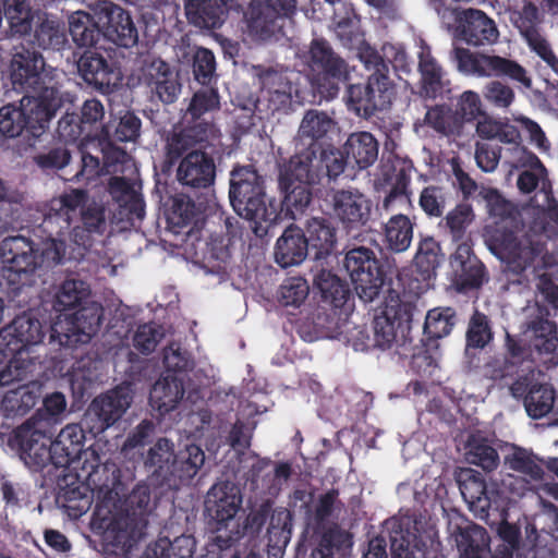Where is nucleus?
Returning <instances> with one entry per match:
<instances>
[{
    "instance_id": "obj_1",
    "label": "nucleus",
    "mask_w": 558,
    "mask_h": 558,
    "mask_svg": "<svg viewBox=\"0 0 558 558\" xmlns=\"http://www.w3.org/2000/svg\"><path fill=\"white\" fill-rule=\"evenodd\" d=\"M342 149L328 144L308 143L279 167L278 183L286 215L296 219L311 205L313 187L336 181L345 170Z\"/></svg>"
},
{
    "instance_id": "obj_2",
    "label": "nucleus",
    "mask_w": 558,
    "mask_h": 558,
    "mask_svg": "<svg viewBox=\"0 0 558 558\" xmlns=\"http://www.w3.org/2000/svg\"><path fill=\"white\" fill-rule=\"evenodd\" d=\"M383 54L366 40L357 47V58L368 72L365 84H352L348 87V104L356 113L371 117L376 111L390 107L395 96V83L390 77L389 63L396 72L411 71L408 54L402 46L384 44Z\"/></svg>"
},
{
    "instance_id": "obj_3",
    "label": "nucleus",
    "mask_w": 558,
    "mask_h": 558,
    "mask_svg": "<svg viewBox=\"0 0 558 558\" xmlns=\"http://www.w3.org/2000/svg\"><path fill=\"white\" fill-rule=\"evenodd\" d=\"M230 204L242 218L253 222V232L263 238L280 218L281 210L266 194V181L252 165L234 166L230 172Z\"/></svg>"
},
{
    "instance_id": "obj_4",
    "label": "nucleus",
    "mask_w": 558,
    "mask_h": 558,
    "mask_svg": "<svg viewBox=\"0 0 558 558\" xmlns=\"http://www.w3.org/2000/svg\"><path fill=\"white\" fill-rule=\"evenodd\" d=\"M0 256L3 263L2 282L11 302L25 306L35 296V272L46 258V248L24 235H10L0 243Z\"/></svg>"
},
{
    "instance_id": "obj_5",
    "label": "nucleus",
    "mask_w": 558,
    "mask_h": 558,
    "mask_svg": "<svg viewBox=\"0 0 558 558\" xmlns=\"http://www.w3.org/2000/svg\"><path fill=\"white\" fill-rule=\"evenodd\" d=\"M242 507L240 488L230 481L214 484L204 501L207 529L214 536L207 545L208 554L230 551L241 538L236 514Z\"/></svg>"
},
{
    "instance_id": "obj_6",
    "label": "nucleus",
    "mask_w": 558,
    "mask_h": 558,
    "mask_svg": "<svg viewBox=\"0 0 558 558\" xmlns=\"http://www.w3.org/2000/svg\"><path fill=\"white\" fill-rule=\"evenodd\" d=\"M87 190L71 189L59 197H54L48 205L39 229L46 240V259L54 264H63L68 259L76 258L77 250L73 239L74 220L77 219L78 206L84 204Z\"/></svg>"
},
{
    "instance_id": "obj_7",
    "label": "nucleus",
    "mask_w": 558,
    "mask_h": 558,
    "mask_svg": "<svg viewBox=\"0 0 558 558\" xmlns=\"http://www.w3.org/2000/svg\"><path fill=\"white\" fill-rule=\"evenodd\" d=\"M62 104L61 92L51 87L44 88L38 96L24 95L19 106L7 104L0 108V133L9 138L23 134L38 138Z\"/></svg>"
},
{
    "instance_id": "obj_8",
    "label": "nucleus",
    "mask_w": 558,
    "mask_h": 558,
    "mask_svg": "<svg viewBox=\"0 0 558 558\" xmlns=\"http://www.w3.org/2000/svg\"><path fill=\"white\" fill-rule=\"evenodd\" d=\"M29 303H32V300ZM27 307L29 308L31 304ZM4 331L7 335L3 338L10 337L7 342V351L12 355V359L8 366L0 372L1 387L24 379L27 367L35 364L34 360L36 357L31 355L32 348L41 343L45 337L43 324L33 316L29 310L17 315Z\"/></svg>"
},
{
    "instance_id": "obj_9",
    "label": "nucleus",
    "mask_w": 558,
    "mask_h": 558,
    "mask_svg": "<svg viewBox=\"0 0 558 558\" xmlns=\"http://www.w3.org/2000/svg\"><path fill=\"white\" fill-rule=\"evenodd\" d=\"M450 60L458 72L466 76L495 77L511 82L530 89L532 78L527 70L518 61L495 53L472 51L462 46H454L450 51Z\"/></svg>"
},
{
    "instance_id": "obj_10",
    "label": "nucleus",
    "mask_w": 558,
    "mask_h": 558,
    "mask_svg": "<svg viewBox=\"0 0 558 558\" xmlns=\"http://www.w3.org/2000/svg\"><path fill=\"white\" fill-rule=\"evenodd\" d=\"M153 509L150 486L136 484L125 498L123 508L109 522L108 532L113 534L117 543L131 544L142 539Z\"/></svg>"
},
{
    "instance_id": "obj_11",
    "label": "nucleus",
    "mask_w": 558,
    "mask_h": 558,
    "mask_svg": "<svg viewBox=\"0 0 558 558\" xmlns=\"http://www.w3.org/2000/svg\"><path fill=\"white\" fill-rule=\"evenodd\" d=\"M313 86L325 99H333L351 76L348 62L336 53L328 40L315 38L310 46Z\"/></svg>"
},
{
    "instance_id": "obj_12",
    "label": "nucleus",
    "mask_w": 558,
    "mask_h": 558,
    "mask_svg": "<svg viewBox=\"0 0 558 558\" xmlns=\"http://www.w3.org/2000/svg\"><path fill=\"white\" fill-rule=\"evenodd\" d=\"M342 265L361 300L372 302L380 294L387 269L375 251L363 245L348 247Z\"/></svg>"
},
{
    "instance_id": "obj_13",
    "label": "nucleus",
    "mask_w": 558,
    "mask_h": 558,
    "mask_svg": "<svg viewBox=\"0 0 558 558\" xmlns=\"http://www.w3.org/2000/svg\"><path fill=\"white\" fill-rule=\"evenodd\" d=\"M492 251L513 265L518 272L534 265L546 250L543 235L533 231L519 235L507 227H496L489 238Z\"/></svg>"
},
{
    "instance_id": "obj_14",
    "label": "nucleus",
    "mask_w": 558,
    "mask_h": 558,
    "mask_svg": "<svg viewBox=\"0 0 558 558\" xmlns=\"http://www.w3.org/2000/svg\"><path fill=\"white\" fill-rule=\"evenodd\" d=\"M415 305L390 290L379 315L374 319V345L386 350L399 341L405 345Z\"/></svg>"
},
{
    "instance_id": "obj_15",
    "label": "nucleus",
    "mask_w": 558,
    "mask_h": 558,
    "mask_svg": "<svg viewBox=\"0 0 558 558\" xmlns=\"http://www.w3.org/2000/svg\"><path fill=\"white\" fill-rule=\"evenodd\" d=\"M104 319V307L99 302L89 300L72 315L66 323L49 326V343H58L64 349H75L80 344H87L99 331Z\"/></svg>"
},
{
    "instance_id": "obj_16",
    "label": "nucleus",
    "mask_w": 558,
    "mask_h": 558,
    "mask_svg": "<svg viewBox=\"0 0 558 558\" xmlns=\"http://www.w3.org/2000/svg\"><path fill=\"white\" fill-rule=\"evenodd\" d=\"M132 401L133 395L128 386H117L97 396L83 415V425L89 429L90 438L98 437L120 421Z\"/></svg>"
},
{
    "instance_id": "obj_17",
    "label": "nucleus",
    "mask_w": 558,
    "mask_h": 558,
    "mask_svg": "<svg viewBox=\"0 0 558 558\" xmlns=\"http://www.w3.org/2000/svg\"><path fill=\"white\" fill-rule=\"evenodd\" d=\"M169 231L182 235V242L197 250L202 242V230L205 227L206 216L203 202L196 203L189 195L180 193L171 198L167 213Z\"/></svg>"
},
{
    "instance_id": "obj_18",
    "label": "nucleus",
    "mask_w": 558,
    "mask_h": 558,
    "mask_svg": "<svg viewBox=\"0 0 558 558\" xmlns=\"http://www.w3.org/2000/svg\"><path fill=\"white\" fill-rule=\"evenodd\" d=\"M44 66L45 60L39 51L22 47L10 62V81L13 89L31 96H38L48 87L60 90L52 78L46 81L43 76Z\"/></svg>"
},
{
    "instance_id": "obj_19",
    "label": "nucleus",
    "mask_w": 558,
    "mask_h": 558,
    "mask_svg": "<svg viewBox=\"0 0 558 558\" xmlns=\"http://www.w3.org/2000/svg\"><path fill=\"white\" fill-rule=\"evenodd\" d=\"M453 46L459 43L472 47L492 46L499 38V31L495 21L478 9H463L454 11L452 28Z\"/></svg>"
},
{
    "instance_id": "obj_20",
    "label": "nucleus",
    "mask_w": 558,
    "mask_h": 558,
    "mask_svg": "<svg viewBox=\"0 0 558 558\" xmlns=\"http://www.w3.org/2000/svg\"><path fill=\"white\" fill-rule=\"evenodd\" d=\"M11 446L16 449L21 460L33 472L43 471L53 464L51 436L47 435L31 420L14 429Z\"/></svg>"
},
{
    "instance_id": "obj_21",
    "label": "nucleus",
    "mask_w": 558,
    "mask_h": 558,
    "mask_svg": "<svg viewBox=\"0 0 558 558\" xmlns=\"http://www.w3.org/2000/svg\"><path fill=\"white\" fill-rule=\"evenodd\" d=\"M138 80L148 89L151 100L165 105L175 102L182 89L179 72L160 58L145 59Z\"/></svg>"
},
{
    "instance_id": "obj_22",
    "label": "nucleus",
    "mask_w": 558,
    "mask_h": 558,
    "mask_svg": "<svg viewBox=\"0 0 558 558\" xmlns=\"http://www.w3.org/2000/svg\"><path fill=\"white\" fill-rule=\"evenodd\" d=\"M76 66L81 78L104 95L114 92L122 80L116 62L97 51L85 50L76 61Z\"/></svg>"
},
{
    "instance_id": "obj_23",
    "label": "nucleus",
    "mask_w": 558,
    "mask_h": 558,
    "mask_svg": "<svg viewBox=\"0 0 558 558\" xmlns=\"http://www.w3.org/2000/svg\"><path fill=\"white\" fill-rule=\"evenodd\" d=\"M216 172L213 155L203 149H195L180 160L177 180L183 187L203 193L215 184Z\"/></svg>"
},
{
    "instance_id": "obj_24",
    "label": "nucleus",
    "mask_w": 558,
    "mask_h": 558,
    "mask_svg": "<svg viewBox=\"0 0 558 558\" xmlns=\"http://www.w3.org/2000/svg\"><path fill=\"white\" fill-rule=\"evenodd\" d=\"M98 20L104 36L119 47L131 48L138 41L137 28L128 11L110 1L98 5Z\"/></svg>"
},
{
    "instance_id": "obj_25",
    "label": "nucleus",
    "mask_w": 558,
    "mask_h": 558,
    "mask_svg": "<svg viewBox=\"0 0 558 558\" xmlns=\"http://www.w3.org/2000/svg\"><path fill=\"white\" fill-rule=\"evenodd\" d=\"M332 207L343 227L352 230L368 222L372 202L359 190H338L332 196Z\"/></svg>"
},
{
    "instance_id": "obj_26",
    "label": "nucleus",
    "mask_w": 558,
    "mask_h": 558,
    "mask_svg": "<svg viewBox=\"0 0 558 558\" xmlns=\"http://www.w3.org/2000/svg\"><path fill=\"white\" fill-rule=\"evenodd\" d=\"M81 225L73 228L72 239L77 247V256H84L93 244V234H102L106 229V208L102 204L89 198L87 193L84 204L78 206Z\"/></svg>"
},
{
    "instance_id": "obj_27",
    "label": "nucleus",
    "mask_w": 558,
    "mask_h": 558,
    "mask_svg": "<svg viewBox=\"0 0 558 558\" xmlns=\"http://www.w3.org/2000/svg\"><path fill=\"white\" fill-rule=\"evenodd\" d=\"M296 0H254L248 10V26L256 33L270 35L277 29V21L291 17Z\"/></svg>"
},
{
    "instance_id": "obj_28",
    "label": "nucleus",
    "mask_w": 558,
    "mask_h": 558,
    "mask_svg": "<svg viewBox=\"0 0 558 558\" xmlns=\"http://www.w3.org/2000/svg\"><path fill=\"white\" fill-rule=\"evenodd\" d=\"M489 543L490 537L486 529L477 524L461 529L457 537L460 558H487L490 553ZM515 549L518 548L500 544L490 558H512Z\"/></svg>"
},
{
    "instance_id": "obj_29",
    "label": "nucleus",
    "mask_w": 558,
    "mask_h": 558,
    "mask_svg": "<svg viewBox=\"0 0 558 558\" xmlns=\"http://www.w3.org/2000/svg\"><path fill=\"white\" fill-rule=\"evenodd\" d=\"M450 266L454 274L453 282L459 291L477 289L483 284L485 266L468 243L457 246L450 257Z\"/></svg>"
},
{
    "instance_id": "obj_30",
    "label": "nucleus",
    "mask_w": 558,
    "mask_h": 558,
    "mask_svg": "<svg viewBox=\"0 0 558 558\" xmlns=\"http://www.w3.org/2000/svg\"><path fill=\"white\" fill-rule=\"evenodd\" d=\"M233 0H185V15L198 28L216 29L226 21Z\"/></svg>"
},
{
    "instance_id": "obj_31",
    "label": "nucleus",
    "mask_w": 558,
    "mask_h": 558,
    "mask_svg": "<svg viewBox=\"0 0 558 558\" xmlns=\"http://www.w3.org/2000/svg\"><path fill=\"white\" fill-rule=\"evenodd\" d=\"M305 239L315 262L327 259L337 245V229L326 218L313 217L305 223Z\"/></svg>"
},
{
    "instance_id": "obj_32",
    "label": "nucleus",
    "mask_w": 558,
    "mask_h": 558,
    "mask_svg": "<svg viewBox=\"0 0 558 558\" xmlns=\"http://www.w3.org/2000/svg\"><path fill=\"white\" fill-rule=\"evenodd\" d=\"M205 463L204 450L190 444L175 451L171 466V476H169L168 487L179 488L181 485L189 484L199 472Z\"/></svg>"
},
{
    "instance_id": "obj_33",
    "label": "nucleus",
    "mask_w": 558,
    "mask_h": 558,
    "mask_svg": "<svg viewBox=\"0 0 558 558\" xmlns=\"http://www.w3.org/2000/svg\"><path fill=\"white\" fill-rule=\"evenodd\" d=\"M458 483L470 510L480 513L481 517L488 515L493 492L488 490L484 476L477 471L465 469L461 472Z\"/></svg>"
},
{
    "instance_id": "obj_34",
    "label": "nucleus",
    "mask_w": 558,
    "mask_h": 558,
    "mask_svg": "<svg viewBox=\"0 0 558 558\" xmlns=\"http://www.w3.org/2000/svg\"><path fill=\"white\" fill-rule=\"evenodd\" d=\"M310 254L305 232L295 225L287 227L277 240L275 258L282 268L301 264Z\"/></svg>"
},
{
    "instance_id": "obj_35",
    "label": "nucleus",
    "mask_w": 558,
    "mask_h": 558,
    "mask_svg": "<svg viewBox=\"0 0 558 558\" xmlns=\"http://www.w3.org/2000/svg\"><path fill=\"white\" fill-rule=\"evenodd\" d=\"M185 389L182 377L162 375L151 387L149 403L160 415H166L177 409L183 399Z\"/></svg>"
},
{
    "instance_id": "obj_36",
    "label": "nucleus",
    "mask_w": 558,
    "mask_h": 558,
    "mask_svg": "<svg viewBox=\"0 0 558 558\" xmlns=\"http://www.w3.org/2000/svg\"><path fill=\"white\" fill-rule=\"evenodd\" d=\"M175 450L172 440L161 437L147 450L144 456L145 470L160 485H167L171 476V464Z\"/></svg>"
},
{
    "instance_id": "obj_37",
    "label": "nucleus",
    "mask_w": 558,
    "mask_h": 558,
    "mask_svg": "<svg viewBox=\"0 0 558 558\" xmlns=\"http://www.w3.org/2000/svg\"><path fill=\"white\" fill-rule=\"evenodd\" d=\"M293 515L287 508L275 509L267 529V553L269 558H282L292 535Z\"/></svg>"
},
{
    "instance_id": "obj_38",
    "label": "nucleus",
    "mask_w": 558,
    "mask_h": 558,
    "mask_svg": "<svg viewBox=\"0 0 558 558\" xmlns=\"http://www.w3.org/2000/svg\"><path fill=\"white\" fill-rule=\"evenodd\" d=\"M231 238L223 233H214L203 248V263L209 272L228 275L232 264Z\"/></svg>"
},
{
    "instance_id": "obj_39",
    "label": "nucleus",
    "mask_w": 558,
    "mask_h": 558,
    "mask_svg": "<svg viewBox=\"0 0 558 558\" xmlns=\"http://www.w3.org/2000/svg\"><path fill=\"white\" fill-rule=\"evenodd\" d=\"M378 142L369 132H355L349 135L343 145L347 165L352 160L360 169L372 166L378 157Z\"/></svg>"
},
{
    "instance_id": "obj_40",
    "label": "nucleus",
    "mask_w": 558,
    "mask_h": 558,
    "mask_svg": "<svg viewBox=\"0 0 558 558\" xmlns=\"http://www.w3.org/2000/svg\"><path fill=\"white\" fill-rule=\"evenodd\" d=\"M529 347L538 355H551L558 347L557 324L543 314L536 316L527 324Z\"/></svg>"
},
{
    "instance_id": "obj_41",
    "label": "nucleus",
    "mask_w": 558,
    "mask_h": 558,
    "mask_svg": "<svg viewBox=\"0 0 558 558\" xmlns=\"http://www.w3.org/2000/svg\"><path fill=\"white\" fill-rule=\"evenodd\" d=\"M38 386L35 383L20 384L8 390L1 400V411L8 418L24 416L37 403Z\"/></svg>"
},
{
    "instance_id": "obj_42",
    "label": "nucleus",
    "mask_w": 558,
    "mask_h": 558,
    "mask_svg": "<svg viewBox=\"0 0 558 558\" xmlns=\"http://www.w3.org/2000/svg\"><path fill=\"white\" fill-rule=\"evenodd\" d=\"M313 286L320 293L322 302L333 308L343 307L350 298L348 283L325 268L317 270L314 275Z\"/></svg>"
},
{
    "instance_id": "obj_43",
    "label": "nucleus",
    "mask_w": 558,
    "mask_h": 558,
    "mask_svg": "<svg viewBox=\"0 0 558 558\" xmlns=\"http://www.w3.org/2000/svg\"><path fill=\"white\" fill-rule=\"evenodd\" d=\"M418 71L421 73V96L426 99H436L442 96L449 82L445 80L441 65L429 52L420 54Z\"/></svg>"
},
{
    "instance_id": "obj_44",
    "label": "nucleus",
    "mask_w": 558,
    "mask_h": 558,
    "mask_svg": "<svg viewBox=\"0 0 558 558\" xmlns=\"http://www.w3.org/2000/svg\"><path fill=\"white\" fill-rule=\"evenodd\" d=\"M424 125L446 137H459L463 134L461 122L454 110L447 104L427 107Z\"/></svg>"
},
{
    "instance_id": "obj_45",
    "label": "nucleus",
    "mask_w": 558,
    "mask_h": 558,
    "mask_svg": "<svg viewBox=\"0 0 558 558\" xmlns=\"http://www.w3.org/2000/svg\"><path fill=\"white\" fill-rule=\"evenodd\" d=\"M2 17L5 16L12 36L31 34L34 11L28 0H2Z\"/></svg>"
},
{
    "instance_id": "obj_46",
    "label": "nucleus",
    "mask_w": 558,
    "mask_h": 558,
    "mask_svg": "<svg viewBox=\"0 0 558 558\" xmlns=\"http://www.w3.org/2000/svg\"><path fill=\"white\" fill-rule=\"evenodd\" d=\"M69 33L78 47H93L97 44L101 29L99 21L96 22L89 13L77 11L69 17Z\"/></svg>"
},
{
    "instance_id": "obj_47",
    "label": "nucleus",
    "mask_w": 558,
    "mask_h": 558,
    "mask_svg": "<svg viewBox=\"0 0 558 558\" xmlns=\"http://www.w3.org/2000/svg\"><path fill=\"white\" fill-rule=\"evenodd\" d=\"M89 286L75 278H66L56 293L54 308L59 312L80 307L89 301Z\"/></svg>"
},
{
    "instance_id": "obj_48",
    "label": "nucleus",
    "mask_w": 558,
    "mask_h": 558,
    "mask_svg": "<svg viewBox=\"0 0 558 558\" xmlns=\"http://www.w3.org/2000/svg\"><path fill=\"white\" fill-rule=\"evenodd\" d=\"M413 239V223L405 215L392 216L385 225L387 247L396 253L407 251Z\"/></svg>"
},
{
    "instance_id": "obj_49",
    "label": "nucleus",
    "mask_w": 558,
    "mask_h": 558,
    "mask_svg": "<svg viewBox=\"0 0 558 558\" xmlns=\"http://www.w3.org/2000/svg\"><path fill=\"white\" fill-rule=\"evenodd\" d=\"M494 339V331L488 316L475 310L470 317L465 332V354L472 350H483Z\"/></svg>"
},
{
    "instance_id": "obj_50",
    "label": "nucleus",
    "mask_w": 558,
    "mask_h": 558,
    "mask_svg": "<svg viewBox=\"0 0 558 558\" xmlns=\"http://www.w3.org/2000/svg\"><path fill=\"white\" fill-rule=\"evenodd\" d=\"M444 255L440 244L432 236L423 238L414 256V266L423 280H428L436 275Z\"/></svg>"
},
{
    "instance_id": "obj_51",
    "label": "nucleus",
    "mask_w": 558,
    "mask_h": 558,
    "mask_svg": "<svg viewBox=\"0 0 558 558\" xmlns=\"http://www.w3.org/2000/svg\"><path fill=\"white\" fill-rule=\"evenodd\" d=\"M332 125L333 120L326 112L310 109L301 121L298 137L301 141L310 140V143H319L318 141L326 136Z\"/></svg>"
},
{
    "instance_id": "obj_52",
    "label": "nucleus",
    "mask_w": 558,
    "mask_h": 558,
    "mask_svg": "<svg viewBox=\"0 0 558 558\" xmlns=\"http://www.w3.org/2000/svg\"><path fill=\"white\" fill-rule=\"evenodd\" d=\"M555 389L547 384H534L525 396V410L530 417L537 420L547 415L555 403Z\"/></svg>"
},
{
    "instance_id": "obj_53",
    "label": "nucleus",
    "mask_w": 558,
    "mask_h": 558,
    "mask_svg": "<svg viewBox=\"0 0 558 558\" xmlns=\"http://www.w3.org/2000/svg\"><path fill=\"white\" fill-rule=\"evenodd\" d=\"M93 462L85 458L83 471L86 472L85 480L95 486L116 488L120 482V470L114 463H100L99 457L92 453Z\"/></svg>"
},
{
    "instance_id": "obj_54",
    "label": "nucleus",
    "mask_w": 558,
    "mask_h": 558,
    "mask_svg": "<svg viewBox=\"0 0 558 558\" xmlns=\"http://www.w3.org/2000/svg\"><path fill=\"white\" fill-rule=\"evenodd\" d=\"M465 460L490 472L499 465L497 450L484 438L471 437L466 444Z\"/></svg>"
},
{
    "instance_id": "obj_55",
    "label": "nucleus",
    "mask_w": 558,
    "mask_h": 558,
    "mask_svg": "<svg viewBox=\"0 0 558 558\" xmlns=\"http://www.w3.org/2000/svg\"><path fill=\"white\" fill-rule=\"evenodd\" d=\"M457 322L456 311L452 307H437L427 312L424 323V335L429 340L448 336Z\"/></svg>"
},
{
    "instance_id": "obj_56",
    "label": "nucleus",
    "mask_w": 558,
    "mask_h": 558,
    "mask_svg": "<svg viewBox=\"0 0 558 558\" xmlns=\"http://www.w3.org/2000/svg\"><path fill=\"white\" fill-rule=\"evenodd\" d=\"M34 36L43 49L61 50L66 44L64 27L59 21L49 19L46 14L38 19Z\"/></svg>"
},
{
    "instance_id": "obj_57",
    "label": "nucleus",
    "mask_w": 558,
    "mask_h": 558,
    "mask_svg": "<svg viewBox=\"0 0 558 558\" xmlns=\"http://www.w3.org/2000/svg\"><path fill=\"white\" fill-rule=\"evenodd\" d=\"M505 463L510 470L524 474L534 481L543 478L544 471L537 462L536 456L524 448L514 447L513 451L506 456Z\"/></svg>"
},
{
    "instance_id": "obj_58",
    "label": "nucleus",
    "mask_w": 558,
    "mask_h": 558,
    "mask_svg": "<svg viewBox=\"0 0 558 558\" xmlns=\"http://www.w3.org/2000/svg\"><path fill=\"white\" fill-rule=\"evenodd\" d=\"M220 110V95L216 87L205 86L196 90L190 101L186 116L205 119L204 116Z\"/></svg>"
},
{
    "instance_id": "obj_59",
    "label": "nucleus",
    "mask_w": 558,
    "mask_h": 558,
    "mask_svg": "<svg viewBox=\"0 0 558 558\" xmlns=\"http://www.w3.org/2000/svg\"><path fill=\"white\" fill-rule=\"evenodd\" d=\"M481 377L492 381H504L512 379L519 373L518 362L506 355L490 356L483 366H476Z\"/></svg>"
},
{
    "instance_id": "obj_60",
    "label": "nucleus",
    "mask_w": 558,
    "mask_h": 558,
    "mask_svg": "<svg viewBox=\"0 0 558 558\" xmlns=\"http://www.w3.org/2000/svg\"><path fill=\"white\" fill-rule=\"evenodd\" d=\"M454 112L464 131L465 123H473L485 114L480 95L474 90H464L456 99Z\"/></svg>"
},
{
    "instance_id": "obj_61",
    "label": "nucleus",
    "mask_w": 558,
    "mask_h": 558,
    "mask_svg": "<svg viewBox=\"0 0 558 558\" xmlns=\"http://www.w3.org/2000/svg\"><path fill=\"white\" fill-rule=\"evenodd\" d=\"M165 374L179 376L185 380L187 373L194 368V360L187 351L181 350L179 345H169L163 350Z\"/></svg>"
},
{
    "instance_id": "obj_62",
    "label": "nucleus",
    "mask_w": 558,
    "mask_h": 558,
    "mask_svg": "<svg viewBox=\"0 0 558 558\" xmlns=\"http://www.w3.org/2000/svg\"><path fill=\"white\" fill-rule=\"evenodd\" d=\"M71 151L62 145L49 147L36 154L34 163L44 172H57L65 168L71 161Z\"/></svg>"
},
{
    "instance_id": "obj_63",
    "label": "nucleus",
    "mask_w": 558,
    "mask_h": 558,
    "mask_svg": "<svg viewBox=\"0 0 558 558\" xmlns=\"http://www.w3.org/2000/svg\"><path fill=\"white\" fill-rule=\"evenodd\" d=\"M57 133L59 138L65 143H75L80 138L90 137V130L76 112H66L59 120Z\"/></svg>"
},
{
    "instance_id": "obj_64",
    "label": "nucleus",
    "mask_w": 558,
    "mask_h": 558,
    "mask_svg": "<svg viewBox=\"0 0 558 558\" xmlns=\"http://www.w3.org/2000/svg\"><path fill=\"white\" fill-rule=\"evenodd\" d=\"M184 128L198 149L205 150L211 141L220 137V130L213 120L189 118Z\"/></svg>"
}]
</instances>
